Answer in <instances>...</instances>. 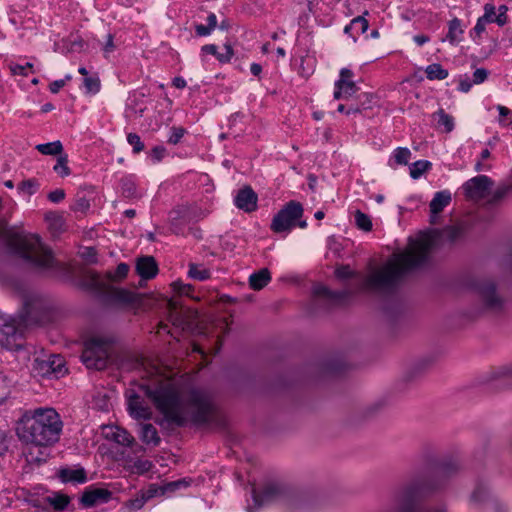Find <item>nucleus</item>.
Listing matches in <instances>:
<instances>
[{
  "instance_id": "9",
  "label": "nucleus",
  "mask_w": 512,
  "mask_h": 512,
  "mask_svg": "<svg viewBox=\"0 0 512 512\" xmlns=\"http://www.w3.org/2000/svg\"><path fill=\"white\" fill-rule=\"evenodd\" d=\"M302 215V205L297 201H290L273 217L271 230L275 233L289 232Z\"/></svg>"
},
{
  "instance_id": "4",
  "label": "nucleus",
  "mask_w": 512,
  "mask_h": 512,
  "mask_svg": "<svg viewBox=\"0 0 512 512\" xmlns=\"http://www.w3.org/2000/svg\"><path fill=\"white\" fill-rule=\"evenodd\" d=\"M0 238L7 246L34 266L48 269L54 266V257L38 236L26 235L14 228H9L4 220L0 221Z\"/></svg>"
},
{
  "instance_id": "31",
  "label": "nucleus",
  "mask_w": 512,
  "mask_h": 512,
  "mask_svg": "<svg viewBox=\"0 0 512 512\" xmlns=\"http://www.w3.org/2000/svg\"><path fill=\"white\" fill-rule=\"evenodd\" d=\"M463 34V29L461 27V21L458 18H454L449 22V29L447 34V39L450 43L455 44L460 41V37Z\"/></svg>"
},
{
  "instance_id": "38",
  "label": "nucleus",
  "mask_w": 512,
  "mask_h": 512,
  "mask_svg": "<svg viewBox=\"0 0 512 512\" xmlns=\"http://www.w3.org/2000/svg\"><path fill=\"white\" fill-rule=\"evenodd\" d=\"M354 218L355 224L359 229L365 232H369L372 230V221L367 214L363 213L360 210H357L354 214Z\"/></svg>"
},
{
  "instance_id": "47",
  "label": "nucleus",
  "mask_w": 512,
  "mask_h": 512,
  "mask_svg": "<svg viewBox=\"0 0 512 512\" xmlns=\"http://www.w3.org/2000/svg\"><path fill=\"white\" fill-rule=\"evenodd\" d=\"M184 134H185L184 128L173 127L171 129V134L168 138V143L173 144V145L177 144L181 140V138L184 136Z\"/></svg>"
},
{
  "instance_id": "29",
  "label": "nucleus",
  "mask_w": 512,
  "mask_h": 512,
  "mask_svg": "<svg viewBox=\"0 0 512 512\" xmlns=\"http://www.w3.org/2000/svg\"><path fill=\"white\" fill-rule=\"evenodd\" d=\"M60 476L65 482L84 483L87 479L83 469H64L61 471Z\"/></svg>"
},
{
  "instance_id": "46",
  "label": "nucleus",
  "mask_w": 512,
  "mask_h": 512,
  "mask_svg": "<svg viewBox=\"0 0 512 512\" xmlns=\"http://www.w3.org/2000/svg\"><path fill=\"white\" fill-rule=\"evenodd\" d=\"M510 185H502L499 186L492 194L491 199L489 200L490 203H497L501 201L511 190Z\"/></svg>"
},
{
  "instance_id": "20",
  "label": "nucleus",
  "mask_w": 512,
  "mask_h": 512,
  "mask_svg": "<svg viewBox=\"0 0 512 512\" xmlns=\"http://www.w3.org/2000/svg\"><path fill=\"white\" fill-rule=\"evenodd\" d=\"M313 294L319 298H326L333 302H340L350 295V292L347 290L342 291H332L328 287L324 285H316L313 288Z\"/></svg>"
},
{
  "instance_id": "62",
  "label": "nucleus",
  "mask_w": 512,
  "mask_h": 512,
  "mask_svg": "<svg viewBox=\"0 0 512 512\" xmlns=\"http://www.w3.org/2000/svg\"><path fill=\"white\" fill-rule=\"evenodd\" d=\"M487 24V21H485L482 17H479L477 19L476 25L474 26L473 30L476 34L480 35L485 31V26Z\"/></svg>"
},
{
  "instance_id": "33",
  "label": "nucleus",
  "mask_w": 512,
  "mask_h": 512,
  "mask_svg": "<svg viewBox=\"0 0 512 512\" xmlns=\"http://www.w3.org/2000/svg\"><path fill=\"white\" fill-rule=\"evenodd\" d=\"M121 191L122 194L127 198H133L137 196V187L133 176H125L121 179Z\"/></svg>"
},
{
  "instance_id": "56",
  "label": "nucleus",
  "mask_w": 512,
  "mask_h": 512,
  "mask_svg": "<svg viewBox=\"0 0 512 512\" xmlns=\"http://www.w3.org/2000/svg\"><path fill=\"white\" fill-rule=\"evenodd\" d=\"M9 447V441L5 431L0 430V456L3 455Z\"/></svg>"
},
{
  "instance_id": "19",
  "label": "nucleus",
  "mask_w": 512,
  "mask_h": 512,
  "mask_svg": "<svg viewBox=\"0 0 512 512\" xmlns=\"http://www.w3.org/2000/svg\"><path fill=\"white\" fill-rule=\"evenodd\" d=\"M451 193L449 191H439L435 193L430 202L431 221L435 222L437 215L450 204Z\"/></svg>"
},
{
  "instance_id": "42",
  "label": "nucleus",
  "mask_w": 512,
  "mask_h": 512,
  "mask_svg": "<svg viewBox=\"0 0 512 512\" xmlns=\"http://www.w3.org/2000/svg\"><path fill=\"white\" fill-rule=\"evenodd\" d=\"M84 87L86 93L88 94H96L100 90V80L98 77H85L84 78Z\"/></svg>"
},
{
  "instance_id": "34",
  "label": "nucleus",
  "mask_w": 512,
  "mask_h": 512,
  "mask_svg": "<svg viewBox=\"0 0 512 512\" xmlns=\"http://www.w3.org/2000/svg\"><path fill=\"white\" fill-rule=\"evenodd\" d=\"M45 500L54 508L55 511L64 510L70 502V498L67 495L59 493L48 496Z\"/></svg>"
},
{
  "instance_id": "27",
  "label": "nucleus",
  "mask_w": 512,
  "mask_h": 512,
  "mask_svg": "<svg viewBox=\"0 0 512 512\" xmlns=\"http://www.w3.org/2000/svg\"><path fill=\"white\" fill-rule=\"evenodd\" d=\"M170 320L175 327L181 328L183 331L190 329L192 325L189 316L176 308H171Z\"/></svg>"
},
{
  "instance_id": "13",
  "label": "nucleus",
  "mask_w": 512,
  "mask_h": 512,
  "mask_svg": "<svg viewBox=\"0 0 512 512\" xmlns=\"http://www.w3.org/2000/svg\"><path fill=\"white\" fill-rule=\"evenodd\" d=\"M44 310L43 301L37 296H26L24 299V314L22 315V321L30 324H41L43 323V317L40 315Z\"/></svg>"
},
{
  "instance_id": "49",
  "label": "nucleus",
  "mask_w": 512,
  "mask_h": 512,
  "mask_svg": "<svg viewBox=\"0 0 512 512\" xmlns=\"http://www.w3.org/2000/svg\"><path fill=\"white\" fill-rule=\"evenodd\" d=\"M145 502H146V498L144 496L135 498L126 503V508L130 512H135V511L141 509L144 506Z\"/></svg>"
},
{
  "instance_id": "2",
  "label": "nucleus",
  "mask_w": 512,
  "mask_h": 512,
  "mask_svg": "<svg viewBox=\"0 0 512 512\" xmlns=\"http://www.w3.org/2000/svg\"><path fill=\"white\" fill-rule=\"evenodd\" d=\"M461 234L459 227L451 226L410 239L403 252L395 254L383 266L371 270L363 277L359 281V289L378 293L392 292L408 273L429 263L430 253L439 241L453 243Z\"/></svg>"
},
{
  "instance_id": "5",
  "label": "nucleus",
  "mask_w": 512,
  "mask_h": 512,
  "mask_svg": "<svg viewBox=\"0 0 512 512\" xmlns=\"http://www.w3.org/2000/svg\"><path fill=\"white\" fill-rule=\"evenodd\" d=\"M436 489L432 481L424 477H415L409 483L400 487L393 496L398 512H420L417 502L427 493ZM429 512H447L444 507L435 508Z\"/></svg>"
},
{
  "instance_id": "57",
  "label": "nucleus",
  "mask_w": 512,
  "mask_h": 512,
  "mask_svg": "<svg viewBox=\"0 0 512 512\" xmlns=\"http://www.w3.org/2000/svg\"><path fill=\"white\" fill-rule=\"evenodd\" d=\"M196 34L198 36H208L211 34L213 29L208 25L198 24L195 26Z\"/></svg>"
},
{
  "instance_id": "44",
  "label": "nucleus",
  "mask_w": 512,
  "mask_h": 512,
  "mask_svg": "<svg viewBox=\"0 0 512 512\" xmlns=\"http://www.w3.org/2000/svg\"><path fill=\"white\" fill-rule=\"evenodd\" d=\"M127 142L133 147V152L136 154L144 149V144L136 133H129L127 135Z\"/></svg>"
},
{
  "instance_id": "23",
  "label": "nucleus",
  "mask_w": 512,
  "mask_h": 512,
  "mask_svg": "<svg viewBox=\"0 0 512 512\" xmlns=\"http://www.w3.org/2000/svg\"><path fill=\"white\" fill-rule=\"evenodd\" d=\"M357 91L355 82H344L343 80H337L335 83L334 98L347 99L351 97Z\"/></svg>"
},
{
  "instance_id": "51",
  "label": "nucleus",
  "mask_w": 512,
  "mask_h": 512,
  "mask_svg": "<svg viewBox=\"0 0 512 512\" xmlns=\"http://www.w3.org/2000/svg\"><path fill=\"white\" fill-rule=\"evenodd\" d=\"M225 52L224 53H217V59L222 62L226 63L229 62L233 56V49L229 44L224 45Z\"/></svg>"
},
{
  "instance_id": "18",
  "label": "nucleus",
  "mask_w": 512,
  "mask_h": 512,
  "mask_svg": "<svg viewBox=\"0 0 512 512\" xmlns=\"http://www.w3.org/2000/svg\"><path fill=\"white\" fill-rule=\"evenodd\" d=\"M136 271L143 279H151L158 272L157 264L152 256H144L137 260Z\"/></svg>"
},
{
  "instance_id": "21",
  "label": "nucleus",
  "mask_w": 512,
  "mask_h": 512,
  "mask_svg": "<svg viewBox=\"0 0 512 512\" xmlns=\"http://www.w3.org/2000/svg\"><path fill=\"white\" fill-rule=\"evenodd\" d=\"M139 437L147 445L158 446L161 442L157 429L150 423L140 425Z\"/></svg>"
},
{
  "instance_id": "50",
  "label": "nucleus",
  "mask_w": 512,
  "mask_h": 512,
  "mask_svg": "<svg viewBox=\"0 0 512 512\" xmlns=\"http://www.w3.org/2000/svg\"><path fill=\"white\" fill-rule=\"evenodd\" d=\"M487 77L488 71L484 68H478L473 73V83L481 84L487 79Z\"/></svg>"
},
{
  "instance_id": "26",
  "label": "nucleus",
  "mask_w": 512,
  "mask_h": 512,
  "mask_svg": "<svg viewBox=\"0 0 512 512\" xmlns=\"http://www.w3.org/2000/svg\"><path fill=\"white\" fill-rule=\"evenodd\" d=\"M489 487L484 482H478L470 495V503L472 505H480L489 497Z\"/></svg>"
},
{
  "instance_id": "10",
  "label": "nucleus",
  "mask_w": 512,
  "mask_h": 512,
  "mask_svg": "<svg viewBox=\"0 0 512 512\" xmlns=\"http://www.w3.org/2000/svg\"><path fill=\"white\" fill-rule=\"evenodd\" d=\"M478 293L486 310L490 312H500L503 310L505 300L497 293L494 283L490 281L483 282L478 287Z\"/></svg>"
},
{
  "instance_id": "53",
  "label": "nucleus",
  "mask_w": 512,
  "mask_h": 512,
  "mask_svg": "<svg viewBox=\"0 0 512 512\" xmlns=\"http://www.w3.org/2000/svg\"><path fill=\"white\" fill-rule=\"evenodd\" d=\"M48 199L53 203H59L65 198V191L63 189H56L48 194Z\"/></svg>"
},
{
  "instance_id": "39",
  "label": "nucleus",
  "mask_w": 512,
  "mask_h": 512,
  "mask_svg": "<svg viewBox=\"0 0 512 512\" xmlns=\"http://www.w3.org/2000/svg\"><path fill=\"white\" fill-rule=\"evenodd\" d=\"M53 170L60 177H66L70 175L71 170L68 167V156L66 154H62L57 158V162L54 165Z\"/></svg>"
},
{
  "instance_id": "15",
  "label": "nucleus",
  "mask_w": 512,
  "mask_h": 512,
  "mask_svg": "<svg viewBox=\"0 0 512 512\" xmlns=\"http://www.w3.org/2000/svg\"><path fill=\"white\" fill-rule=\"evenodd\" d=\"M112 497V492L101 487H89L81 496V504L86 507H93L107 503Z\"/></svg>"
},
{
  "instance_id": "37",
  "label": "nucleus",
  "mask_w": 512,
  "mask_h": 512,
  "mask_svg": "<svg viewBox=\"0 0 512 512\" xmlns=\"http://www.w3.org/2000/svg\"><path fill=\"white\" fill-rule=\"evenodd\" d=\"M188 275L192 279H195L198 281H204V280L210 278V271L202 265L190 264Z\"/></svg>"
},
{
  "instance_id": "32",
  "label": "nucleus",
  "mask_w": 512,
  "mask_h": 512,
  "mask_svg": "<svg viewBox=\"0 0 512 512\" xmlns=\"http://www.w3.org/2000/svg\"><path fill=\"white\" fill-rule=\"evenodd\" d=\"M425 73L429 80H443L448 77V71L438 63L428 65Z\"/></svg>"
},
{
  "instance_id": "35",
  "label": "nucleus",
  "mask_w": 512,
  "mask_h": 512,
  "mask_svg": "<svg viewBox=\"0 0 512 512\" xmlns=\"http://www.w3.org/2000/svg\"><path fill=\"white\" fill-rule=\"evenodd\" d=\"M411 155V151L408 148L398 147L394 150L391 161L396 165H407Z\"/></svg>"
},
{
  "instance_id": "3",
  "label": "nucleus",
  "mask_w": 512,
  "mask_h": 512,
  "mask_svg": "<svg viewBox=\"0 0 512 512\" xmlns=\"http://www.w3.org/2000/svg\"><path fill=\"white\" fill-rule=\"evenodd\" d=\"M63 422L53 408L26 410L17 421L16 434L24 444L23 455L28 463L41 464L50 456L49 448L61 436Z\"/></svg>"
},
{
  "instance_id": "12",
  "label": "nucleus",
  "mask_w": 512,
  "mask_h": 512,
  "mask_svg": "<svg viewBox=\"0 0 512 512\" xmlns=\"http://www.w3.org/2000/svg\"><path fill=\"white\" fill-rule=\"evenodd\" d=\"M129 266L126 263H120L114 273H108L107 279H103L99 274L92 273L90 275V286L99 293L109 290L107 281H118L125 278L128 274Z\"/></svg>"
},
{
  "instance_id": "1",
  "label": "nucleus",
  "mask_w": 512,
  "mask_h": 512,
  "mask_svg": "<svg viewBox=\"0 0 512 512\" xmlns=\"http://www.w3.org/2000/svg\"><path fill=\"white\" fill-rule=\"evenodd\" d=\"M145 397L154 404L162 415L156 420L161 427H183L192 422L206 424L211 421L213 406L209 395L199 389L190 391L184 399L178 389L169 381L157 385H140L138 391L127 392V406L129 414L137 420L152 418V409Z\"/></svg>"
},
{
  "instance_id": "8",
  "label": "nucleus",
  "mask_w": 512,
  "mask_h": 512,
  "mask_svg": "<svg viewBox=\"0 0 512 512\" xmlns=\"http://www.w3.org/2000/svg\"><path fill=\"white\" fill-rule=\"evenodd\" d=\"M23 329L14 317L0 313V345L9 350L22 347Z\"/></svg>"
},
{
  "instance_id": "58",
  "label": "nucleus",
  "mask_w": 512,
  "mask_h": 512,
  "mask_svg": "<svg viewBox=\"0 0 512 512\" xmlns=\"http://www.w3.org/2000/svg\"><path fill=\"white\" fill-rule=\"evenodd\" d=\"M166 150L164 147H161V146H157L155 148L152 149V152H151V157L155 160V161H160L162 160V158L164 157V154H165Z\"/></svg>"
},
{
  "instance_id": "7",
  "label": "nucleus",
  "mask_w": 512,
  "mask_h": 512,
  "mask_svg": "<svg viewBox=\"0 0 512 512\" xmlns=\"http://www.w3.org/2000/svg\"><path fill=\"white\" fill-rule=\"evenodd\" d=\"M66 372L65 361L62 356L40 352L34 357L32 363V373L35 376L58 378Z\"/></svg>"
},
{
  "instance_id": "25",
  "label": "nucleus",
  "mask_w": 512,
  "mask_h": 512,
  "mask_svg": "<svg viewBox=\"0 0 512 512\" xmlns=\"http://www.w3.org/2000/svg\"><path fill=\"white\" fill-rule=\"evenodd\" d=\"M271 280L270 272L267 268H263L258 272H255L249 277V284L254 290H261Z\"/></svg>"
},
{
  "instance_id": "52",
  "label": "nucleus",
  "mask_w": 512,
  "mask_h": 512,
  "mask_svg": "<svg viewBox=\"0 0 512 512\" xmlns=\"http://www.w3.org/2000/svg\"><path fill=\"white\" fill-rule=\"evenodd\" d=\"M335 274L339 279H347L354 275L349 266H340L335 270Z\"/></svg>"
},
{
  "instance_id": "48",
  "label": "nucleus",
  "mask_w": 512,
  "mask_h": 512,
  "mask_svg": "<svg viewBox=\"0 0 512 512\" xmlns=\"http://www.w3.org/2000/svg\"><path fill=\"white\" fill-rule=\"evenodd\" d=\"M496 11H497V16L495 17L496 24L499 25V26H504L508 22V17H507L508 8H507V6L500 5L498 7V9H496Z\"/></svg>"
},
{
  "instance_id": "16",
  "label": "nucleus",
  "mask_w": 512,
  "mask_h": 512,
  "mask_svg": "<svg viewBox=\"0 0 512 512\" xmlns=\"http://www.w3.org/2000/svg\"><path fill=\"white\" fill-rule=\"evenodd\" d=\"M257 201V194L249 186L240 189L234 198L235 206L247 213L253 212L257 209Z\"/></svg>"
},
{
  "instance_id": "43",
  "label": "nucleus",
  "mask_w": 512,
  "mask_h": 512,
  "mask_svg": "<svg viewBox=\"0 0 512 512\" xmlns=\"http://www.w3.org/2000/svg\"><path fill=\"white\" fill-rule=\"evenodd\" d=\"M152 462L146 459H137L131 465L133 471L138 474H143L148 472L152 468Z\"/></svg>"
},
{
  "instance_id": "41",
  "label": "nucleus",
  "mask_w": 512,
  "mask_h": 512,
  "mask_svg": "<svg viewBox=\"0 0 512 512\" xmlns=\"http://www.w3.org/2000/svg\"><path fill=\"white\" fill-rule=\"evenodd\" d=\"M11 384L7 376L0 372V404H2L10 395Z\"/></svg>"
},
{
  "instance_id": "54",
  "label": "nucleus",
  "mask_w": 512,
  "mask_h": 512,
  "mask_svg": "<svg viewBox=\"0 0 512 512\" xmlns=\"http://www.w3.org/2000/svg\"><path fill=\"white\" fill-rule=\"evenodd\" d=\"M173 288L180 295H189L192 289V287L189 284H183L181 282H174Z\"/></svg>"
},
{
  "instance_id": "28",
  "label": "nucleus",
  "mask_w": 512,
  "mask_h": 512,
  "mask_svg": "<svg viewBox=\"0 0 512 512\" xmlns=\"http://www.w3.org/2000/svg\"><path fill=\"white\" fill-rule=\"evenodd\" d=\"M35 149L43 155H58L59 157L60 155H62L63 145L61 141L56 140L49 143L38 144L36 145Z\"/></svg>"
},
{
  "instance_id": "45",
  "label": "nucleus",
  "mask_w": 512,
  "mask_h": 512,
  "mask_svg": "<svg viewBox=\"0 0 512 512\" xmlns=\"http://www.w3.org/2000/svg\"><path fill=\"white\" fill-rule=\"evenodd\" d=\"M484 14L481 16L487 23H496L495 17L497 16L496 7L492 3L484 5Z\"/></svg>"
},
{
  "instance_id": "14",
  "label": "nucleus",
  "mask_w": 512,
  "mask_h": 512,
  "mask_svg": "<svg viewBox=\"0 0 512 512\" xmlns=\"http://www.w3.org/2000/svg\"><path fill=\"white\" fill-rule=\"evenodd\" d=\"M283 493L282 487L274 482L267 483L261 490L257 492L256 489H252V499L255 507H260L269 502L278 499Z\"/></svg>"
},
{
  "instance_id": "59",
  "label": "nucleus",
  "mask_w": 512,
  "mask_h": 512,
  "mask_svg": "<svg viewBox=\"0 0 512 512\" xmlns=\"http://www.w3.org/2000/svg\"><path fill=\"white\" fill-rule=\"evenodd\" d=\"M114 49H115V45H114V42H113V35L112 34H107L106 42H105V44L103 46L104 53L105 54H109Z\"/></svg>"
},
{
  "instance_id": "17",
  "label": "nucleus",
  "mask_w": 512,
  "mask_h": 512,
  "mask_svg": "<svg viewBox=\"0 0 512 512\" xmlns=\"http://www.w3.org/2000/svg\"><path fill=\"white\" fill-rule=\"evenodd\" d=\"M106 439L116 442L122 446H132L135 443L134 437L125 429L118 426H107L103 429Z\"/></svg>"
},
{
  "instance_id": "6",
  "label": "nucleus",
  "mask_w": 512,
  "mask_h": 512,
  "mask_svg": "<svg viewBox=\"0 0 512 512\" xmlns=\"http://www.w3.org/2000/svg\"><path fill=\"white\" fill-rule=\"evenodd\" d=\"M111 341L107 338L93 337L86 341L82 352V361L87 368L102 370L110 357Z\"/></svg>"
},
{
  "instance_id": "30",
  "label": "nucleus",
  "mask_w": 512,
  "mask_h": 512,
  "mask_svg": "<svg viewBox=\"0 0 512 512\" xmlns=\"http://www.w3.org/2000/svg\"><path fill=\"white\" fill-rule=\"evenodd\" d=\"M434 117L437 118V124L439 127H443L444 132L449 133L454 129V118L443 109L435 112Z\"/></svg>"
},
{
  "instance_id": "36",
  "label": "nucleus",
  "mask_w": 512,
  "mask_h": 512,
  "mask_svg": "<svg viewBox=\"0 0 512 512\" xmlns=\"http://www.w3.org/2000/svg\"><path fill=\"white\" fill-rule=\"evenodd\" d=\"M432 164L431 162L427 160H419L411 164L409 170H410V176L413 179H418L422 176L424 172L429 170L431 168Z\"/></svg>"
},
{
  "instance_id": "24",
  "label": "nucleus",
  "mask_w": 512,
  "mask_h": 512,
  "mask_svg": "<svg viewBox=\"0 0 512 512\" xmlns=\"http://www.w3.org/2000/svg\"><path fill=\"white\" fill-rule=\"evenodd\" d=\"M368 26V21L363 16H358L345 27L344 32L351 35L353 39L356 40V36L365 33Z\"/></svg>"
},
{
  "instance_id": "40",
  "label": "nucleus",
  "mask_w": 512,
  "mask_h": 512,
  "mask_svg": "<svg viewBox=\"0 0 512 512\" xmlns=\"http://www.w3.org/2000/svg\"><path fill=\"white\" fill-rule=\"evenodd\" d=\"M39 188V183L36 179H27L18 185V190L27 195H33Z\"/></svg>"
},
{
  "instance_id": "11",
  "label": "nucleus",
  "mask_w": 512,
  "mask_h": 512,
  "mask_svg": "<svg viewBox=\"0 0 512 512\" xmlns=\"http://www.w3.org/2000/svg\"><path fill=\"white\" fill-rule=\"evenodd\" d=\"M492 187V181L488 176L479 175L469 179L463 185L466 197L479 200L484 198Z\"/></svg>"
},
{
  "instance_id": "55",
  "label": "nucleus",
  "mask_w": 512,
  "mask_h": 512,
  "mask_svg": "<svg viewBox=\"0 0 512 512\" xmlns=\"http://www.w3.org/2000/svg\"><path fill=\"white\" fill-rule=\"evenodd\" d=\"M497 109H498L499 115H500V118H499L500 124L503 126H507L508 121L505 120V117H507L508 115L511 114V110H509L507 107L501 106V105H498Z\"/></svg>"
},
{
  "instance_id": "64",
  "label": "nucleus",
  "mask_w": 512,
  "mask_h": 512,
  "mask_svg": "<svg viewBox=\"0 0 512 512\" xmlns=\"http://www.w3.org/2000/svg\"><path fill=\"white\" fill-rule=\"evenodd\" d=\"M65 85V80H56L54 82H52L49 86V89L51 91V93H58L59 90Z\"/></svg>"
},
{
  "instance_id": "61",
  "label": "nucleus",
  "mask_w": 512,
  "mask_h": 512,
  "mask_svg": "<svg viewBox=\"0 0 512 512\" xmlns=\"http://www.w3.org/2000/svg\"><path fill=\"white\" fill-rule=\"evenodd\" d=\"M353 72L347 68H343L340 71V76L338 80H343L344 82H354L352 80Z\"/></svg>"
},
{
  "instance_id": "63",
  "label": "nucleus",
  "mask_w": 512,
  "mask_h": 512,
  "mask_svg": "<svg viewBox=\"0 0 512 512\" xmlns=\"http://www.w3.org/2000/svg\"><path fill=\"white\" fill-rule=\"evenodd\" d=\"M473 84V81L471 82L468 78L462 79L459 82V90L461 92L467 93L470 91Z\"/></svg>"
},
{
  "instance_id": "22",
  "label": "nucleus",
  "mask_w": 512,
  "mask_h": 512,
  "mask_svg": "<svg viewBox=\"0 0 512 512\" xmlns=\"http://www.w3.org/2000/svg\"><path fill=\"white\" fill-rule=\"evenodd\" d=\"M461 469L457 459H448L439 464L436 470V477L447 478L456 474Z\"/></svg>"
},
{
  "instance_id": "60",
  "label": "nucleus",
  "mask_w": 512,
  "mask_h": 512,
  "mask_svg": "<svg viewBox=\"0 0 512 512\" xmlns=\"http://www.w3.org/2000/svg\"><path fill=\"white\" fill-rule=\"evenodd\" d=\"M10 71L14 75H22V76H26L27 75L26 66H23V65H20V64H12V65H10Z\"/></svg>"
}]
</instances>
